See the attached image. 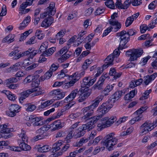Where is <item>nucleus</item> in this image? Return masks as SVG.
<instances>
[{
  "instance_id": "1",
  "label": "nucleus",
  "mask_w": 157,
  "mask_h": 157,
  "mask_svg": "<svg viewBox=\"0 0 157 157\" xmlns=\"http://www.w3.org/2000/svg\"><path fill=\"white\" fill-rule=\"evenodd\" d=\"M105 138V140L103 142L104 145L108 151L113 150L117 141V139L115 136V134L113 132L110 133L107 135Z\"/></svg>"
},
{
  "instance_id": "2",
  "label": "nucleus",
  "mask_w": 157,
  "mask_h": 157,
  "mask_svg": "<svg viewBox=\"0 0 157 157\" xmlns=\"http://www.w3.org/2000/svg\"><path fill=\"white\" fill-rule=\"evenodd\" d=\"M117 117L115 116L109 117L108 116L102 118L98 122V127L101 130L103 128L108 127L111 126L117 121Z\"/></svg>"
},
{
  "instance_id": "3",
  "label": "nucleus",
  "mask_w": 157,
  "mask_h": 157,
  "mask_svg": "<svg viewBox=\"0 0 157 157\" xmlns=\"http://www.w3.org/2000/svg\"><path fill=\"white\" fill-rule=\"evenodd\" d=\"M26 132L22 130H21V132L19 135L20 138L22 140V142L21 140H18V143L19 146L21 149V151H29L31 149V146L25 143L27 142L28 138L25 134Z\"/></svg>"
},
{
  "instance_id": "4",
  "label": "nucleus",
  "mask_w": 157,
  "mask_h": 157,
  "mask_svg": "<svg viewBox=\"0 0 157 157\" xmlns=\"http://www.w3.org/2000/svg\"><path fill=\"white\" fill-rule=\"evenodd\" d=\"M143 51L142 48L132 49L126 52V56H130V59L131 61H134L140 57L142 55Z\"/></svg>"
},
{
  "instance_id": "5",
  "label": "nucleus",
  "mask_w": 157,
  "mask_h": 157,
  "mask_svg": "<svg viewBox=\"0 0 157 157\" xmlns=\"http://www.w3.org/2000/svg\"><path fill=\"white\" fill-rule=\"evenodd\" d=\"M117 36L120 37L119 48L121 49L125 48L126 47V44L129 40L128 35L126 33V32L123 31L117 33Z\"/></svg>"
},
{
  "instance_id": "6",
  "label": "nucleus",
  "mask_w": 157,
  "mask_h": 157,
  "mask_svg": "<svg viewBox=\"0 0 157 157\" xmlns=\"http://www.w3.org/2000/svg\"><path fill=\"white\" fill-rule=\"evenodd\" d=\"M155 127L153 123L149 122H146L142 124L140 127L141 131L140 135L143 136L152 130Z\"/></svg>"
},
{
  "instance_id": "7",
  "label": "nucleus",
  "mask_w": 157,
  "mask_h": 157,
  "mask_svg": "<svg viewBox=\"0 0 157 157\" xmlns=\"http://www.w3.org/2000/svg\"><path fill=\"white\" fill-rule=\"evenodd\" d=\"M27 119L31 123H33L34 126H40L44 123L43 118L42 117H36L33 115L28 116Z\"/></svg>"
},
{
  "instance_id": "8",
  "label": "nucleus",
  "mask_w": 157,
  "mask_h": 157,
  "mask_svg": "<svg viewBox=\"0 0 157 157\" xmlns=\"http://www.w3.org/2000/svg\"><path fill=\"white\" fill-rule=\"evenodd\" d=\"M117 17V13H114L111 16V19L109 20V23L113 26H116L114 28V32H117L120 29L121 27V24L115 19Z\"/></svg>"
},
{
  "instance_id": "9",
  "label": "nucleus",
  "mask_w": 157,
  "mask_h": 157,
  "mask_svg": "<svg viewBox=\"0 0 157 157\" xmlns=\"http://www.w3.org/2000/svg\"><path fill=\"white\" fill-rule=\"evenodd\" d=\"M69 78L71 80L64 83L63 86V87L65 89H67L73 86L79 79V78L76 73H75L72 75L69 76Z\"/></svg>"
},
{
  "instance_id": "10",
  "label": "nucleus",
  "mask_w": 157,
  "mask_h": 157,
  "mask_svg": "<svg viewBox=\"0 0 157 157\" xmlns=\"http://www.w3.org/2000/svg\"><path fill=\"white\" fill-rule=\"evenodd\" d=\"M82 113L84 116L82 118L86 120H87L90 118V117L94 113V110L92 109L90 106H88L83 108L81 110Z\"/></svg>"
},
{
  "instance_id": "11",
  "label": "nucleus",
  "mask_w": 157,
  "mask_h": 157,
  "mask_svg": "<svg viewBox=\"0 0 157 157\" xmlns=\"http://www.w3.org/2000/svg\"><path fill=\"white\" fill-rule=\"evenodd\" d=\"M81 93L78 98V101L79 102L84 101L90 94L88 88H85L82 86L81 88Z\"/></svg>"
},
{
  "instance_id": "12",
  "label": "nucleus",
  "mask_w": 157,
  "mask_h": 157,
  "mask_svg": "<svg viewBox=\"0 0 157 157\" xmlns=\"http://www.w3.org/2000/svg\"><path fill=\"white\" fill-rule=\"evenodd\" d=\"M112 107L113 105L112 104L107 105L106 103H103L98 108L97 111L98 112L99 111L101 112L102 114L100 115L102 116L107 113Z\"/></svg>"
},
{
  "instance_id": "13",
  "label": "nucleus",
  "mask_w": 157,
  "mask_h": 157,
  "mask_svg": "<svg viewBox=\"0 0 157 157\" xmlns=\"http://www.w3.org/2000/svg\"><path fill=\"white\" fill-rule=\"evenodd\" d=\"M50 94L51 95L54 96L55 98L60 100L64 97L65 92L59 90H56L51 91Z\"/></svg>"
},
{
  "instance_id": "14",
  "label": "nucleus",
  "mask_w": 157,
  "mask_h": 157,
  "mask_svg": "<svg viewBox=\"0 0 157 157\" xmlns=\"http://www.w3.org/2000/svg\"><path fill=\"white\" fill-rule=\"evenodd\" d=\"M34 83L32 84L33 88L30 89L31 93H33L32 95L33 96H37L41 95L43 92H42V90L39 86L38 84L36 83V85H34Z\"/></svg>"
},
{
  "instance_id": "15",
  "label": "nucleus",
  "mask_w": 157,
  "mask_h": 157,
  "mask_svg": "<svg viewBox=\"0 0 157 157\" xmlns=\"http://www.w3.org/2000/svg\"><path fill=\"white\" fill-rule=\"evenodd\" d=\"M21 107L17 104H12L9 107L10 112L9 115L11 117L15 116L16 113L19 112Z\"/></svg>"
},
{
  "instance_id": "16",
  "label": "nucleus",
  "mask_w": 157,
  "mask_h": 157,
  "mask_svg": "<svg viewBox=\"0 0 157 157\" xmlns=\"http://www.w3.org/2000/svg\"><path fill=\"white\" fill-rule=\"evenodd\" d=\"M89 76L84 78L82 83V86H86L87 88H88L89 86L92 85L96 80V78H94L92 79H89ZM85 88H86V87Z\"/></svg>"
},
{
  "instance_id": "17",
  "label": "nucleus",
  "mask_w": 157,
  "mask_h": 157,
  "mask_svg": "<svg viewBox=\"0 0 157 157\" xmlns=\"http://www.w3.org/2000/svg\"><path fill=\"white\" fill-rule=\"evenodd\" d=\"M114 58L113 55L110 54L108 56L104 61L105 63L102 67L103 69H105L110 66L113 65V61Z\"/></svg>"
},
{
  "instance_id": "18",
  "label": "nucleus",
  "mask_w": 157,
  "mask_h": 157,
  "mask_svg": "<svg viewBox=\"0 0 157 157\" xmlns=\"http://www.w3.org/2000/svg\"><path fill=\"white\" fill-rule=\"evenodd\" d=\"M23 65L22 61L18 62L15 63L13 66H10L7 69L8 72H16L20 69V67Z\"/></svg>"
},
{
  "instance_id": "19",
  "label": "nucleus",
  "mask_w": 157,
  "mask_h": 157,
  "mask_svg": "<svg viewBox=\"0 0 157 157\" xmlns=\"http://www.w3.org/2000/svg\"><path fill=\"white\" fill-rule=\"evenodd\" d=\"M78 91V89L72 90L70 94L64 99V101L68 103L73 100L76 97Z\"/></svg>"
},
{
  "instance_id": "20",
  "label": "nucleus",
  "mask_w": 157,
  "mask_h": 157,
  "mask_svg": "<svg viewBox=\"0 0 157 157\" xmlns=\"http://www.w3.org/2000/svg\"><path fill=\"white\" fill-rule=\"evenodd\" d=\"M54 19L52 17H49L45 18L42 22L41 26L43 27L47 28L53 23Z\"/></svg>"
},
{
  "instance_id": "21",
  "label": "nucleus",
  "mask_w": 157,
  "mask_h": 157,
  "mask_svg": "<svg viewBox=\"0 0 157 157\" xmlns=\"http://www.w3.org/2000/svg\"><path fill=\"white\" fill-rule=\"evenodd\" d=\"M31 21V17L28 16L26 17L23 21L20 24L18 29L20 30H22L25 28Z\"/></svg>"
},
{
  "instance_id": "22",
  "label": "nucleus",
  "mask_w": 157,
  "mask_h": 157,
  "mask_svg": "<svg viewBox=\"0 0 157 157\" xmlns=\"http://www.w3.org/2000/svg\"><path fill=\"white\" fill-rule=\"evenodd\" d=\"M48 126V128L49 127V128L52 131H55L56 130L59 129L62 127L61 123L59 121H55L51 124Z\"/></svg>"
},
{
  "instance_id": "23",
  "label": "nucleus",
  "mask_w": 157,
  "mask_h": 157,
  "mask_svg": "<svg viewBox=\"0 0 157 157\" xmlns=\"http://www.w3.org/2000/svg\"><path fill=\"white\" fill-rule=\"evenodd\" d=\"M15 34H10L4 38L2 41L3 43L7 42L8 44L11 43L15 41Z\"/></svg>"
},
{
  "instance_id": "24",
  "label": "nucleus",
  "mask_w": 157,
  "mask_h": 157,
  "mask_svg": "<svg viewBox=\"0 0 157 157\" xmlns=\"http://www.w3.org/2000/svg\"><path fill=\"white\" fill-rule=\"evenodd\" d=\"M18 51L15 50H13L9 54V56L10 57L13 56V59L14 60L18 59L24 56L23 52L18 53Z\"/></svg>"
},
{
  "instance_id": "25",
  "label": "nucleus",
  "mask_w": 157,
  "mask_h": 157,
  "mask_svg": "<svg viewBox=\"0 0 157 157\" xmlns=\"http://www.w3.org/2000/svg\"><path fill=\"white\" fill-rule=\"evenodd\" d=\"M104 98V96L100 95L96 98L93 101V102L91 105H90L92 109L93 110L97 107L99 103Z\"/></svg>"
},
{
  "instance_id": "26",
  "label": "nucleus",
  "mask_w": 157,
  "mask_h": 157,
  "mask_svg": "<svg viewBox=\"0 0 157 157\" xmlns=\"http://www.w3.org/2000/svg\"><path fill=\"white\" fill-rule=\"evenodd\" d=\"M123 95V92L121 90L116 91L111 96V100L113 103L119 100Z\"/></svg>"
},
{
  "instance_id": "27",
  "label": "nucleus",
  "mask_w": 157,
  "mask_h": 157,
  "mask_svg": "<svg viewBox=\"0 0 157 157\" xmlns=\"http://www.w3.org/2000/svg\"><path fill=\"white\" fill-rule=\"evenodd\" d=\"M46 11L48 13L49 15L55 14L56 12L55 3L51 2L50 4L49 7L47 8Z\"/></svg>"
},
{
  "instance_id": "28",
  "label": "nucleus",
  "mask_w": 157,
  "mask_h": 157,
  "mask_svg": "<svg viewBox=\"0 0 157 157\" xmlns=\"http://www.w3.org/2000/svg\"><path fill=\"white\" fill-rule=\"evenodd\" d=\"M157 76V73H155L152 75L146 76L144 79V83L146 85H147L152 81Z\"/></svg>"
},
{
  "instance_id": "29",
  "label": "nucleus",
  "mask_w": 157,
  "mask_h": 157,
  "mask_svg": "<svg viewBox=\"0 0 157 157\" xmlns=\"http://www.w3.org/2000/svg\"><path fill=\"white\" fill-rule=\"evenodd\" d=\"M72 52L70 51L64 53L62 56L58 59V61L59 63H63L70 58L72 55Z\"/></svg>"
},
{
  "instance_id": "30",
  "label": "nucleus",
  "mask_w": 157,
  "mask_h": 157,
  "mask_svg": "<svg viewBox=\"0 0 157 157\" xmlns=\"http://www.w3.org/2000/svg\"><path fill=\"white\" fill-rule=\"evenodd\" d=\"M1 93L5 94L8 99L11 101H14L17 98V97L15 94H12L8 90H4L2 91Z\"/></svg>"
},
{
  "instance_id": "31",
  "label": "nucleus",
  "mask_w": 157,
  "mask_h": 157,
  "mask_svg": "<svg viewBox=\"0 0 157 157\" xmlns=\"http://www.w3.org/2000/svg\"><path fill=\"white\" fill-rule=\"evenodd\" d=\"M95 127V124H93L92 122L90 121L86 124L81 126L80 128L81 129L82 128V129L84 130H87L88 131H90L93 128Z\"/></svg>"
},
{
  "instance_id": "32",
  "label": "nucleus",
  "mask_w": 157,
  "mask_h": 157,
  "mask_svg": "<svg viewBox=\"0 0 157 157\" xmlns=\"http://www.w3.org/2000/svg\"><path fill=\"white\" fill-rule=\"evenodd\" d=\"M114 84H108L105 88L103 92L104 95L106 96L109 95V93L113 90Z\"/></svg>"
},
{
  "instance_id": "33",
  "label": "nucleus",
  "mask_w": 157,
  "mask_h": 157,
  "mask_svg": "<svg viewBox=\"0 0 157 157\" xmlns=\"http://www.w3.org/2000/svg\"><path fill=\"white\" fill-rule=\"evenodd\" d=\"M33 32V29H30L25 31V32L20 34V37L19 39L20 41H22L25 40L26 38Z\"/></svg>"
},
{
  "instance_id": "34",
  "label": "nucleus",
  "mask_w": 157,
  "mask_h": 157,
  "mask_svg": "<svg viewBox=\"0 0 157 157\" xmlns=\"http://www.w3.org/2000/svg\"><path fill=\"white\" fill-rule=\"evenodd\" d=\"M54 99H51L50 100H48L46 101L41 103L39 106L38 108L39 109L42 110L46 107L50 105L54 101Z\"/></svg>"
},
{
  "instance_id": "35",
  "label": "nucleus",
  "mask_w": 157,
  "mask_h": 157,
  "mask_svg": "<svg viewBox=\"0 0 157 157\" xmlns=\"http://www.w3.org/2000/svg\"><path fill=\"white\" fill-rule=\"evenodd\" d=\"M106 78L107 76L105 75L101 76L97 83L94 85V86H95V88L99 90L100 89V86L103 85L104 81Z\"/></svg>"
},
{
  "instance_id": "36",
  "label": "nucleus",
  "mask_w": 157,
  "mask_h": 157,
  "mask_svg": "<svg viewBox=\"0 0 157 157\" xmlns=\"http://www.w3.org/2000/svg\"><path fill=\"white\" fill-rule=\"evenodd\" d=\"M9 134V130L7 129L6 131L1 130L0 131V139L2 138H4L7 139L11 137V135Z\"/></svg>"
},
{
  "instance_id": "37",
  "label": "nucleus",
  "mask_w": 157,
  "mask_h": 157,
  "mask_svg": "<svg viewBox=\"0 0 157 157\" xmlns=\"http://www.w3.org/2000/svg\"><path fill=\"white\" fill-rule=\"evenodd\" d=\"M37 52L38 51L37 50L29 49L28 51L24 52L23 54L24 56L30 54V57L31 58H32L36 54Z\"/></svg>"
},
{
  "instance_id": "38",
  "label": "nucleus",
  "mask_w": 157,
  "mask_h": 157,
  "mask_svg": "<svg viewBox=\"0 0 157 157\" xmlns=\"http://www.w3.org/2000/svg\"><path fill=\"white\" fill-rule=\"evenodd\" d=\"M51 147L48 145L46 144L43 146L39 147L38 151L41 152H46L50 150Z\"/></svg>"
},
{
  "instance_id": "39",
  "label": "nucleus",
  "mask_w": 157,
  "mask_h": 157,
  "mask_svg": "<svg viewBox=\"0 0 157 157\" xmlns=\"http://www.w3.org/2000/svg\"><path fill=\"white\" fill-rule=\"evenodd\" d=\"M109 74L111 76H114L113 78L115 79H116L118 78L121 75V74L120 73H116V70L114 68H111Z\"/></svg>"
},
{
  "instance_id": "40",
  "label": "nucleus",
  "mask_w": 157,
  "mask_h": 157,
  "mask_svg": "<svg viewBox=\"0 0 157 157\" xmlns=\"http://www.w3.org/2000/svg\"><path fill=\"white\" fill-rule=\"evenodd\" d=\"M35 78L32 75H29L25 78L23 80L22 83L24 85H27L29 83L32 82Z\"/></svg>"
},
{
  "instance_id": "41",
  "label": "nucleus",
  "mask_w": 157,
  "mask_h": 157,
  "mask_svg": "<svg viewBox=\"0 0 157 157\" xmlns=\"http://www.w3.org/2000/svg\"><path fill=\"white\" fill-rule=\"evenodd\" d=\"M56 47H52L49 48L44 52V55L45 56H50L56 51Z\"/></svg>"
},
{
  "instance_id": "42",
  "label": "nucleus",
  "mask_w": 157,
  "mask_h": 157,
  "mask_svg": "<svg viewBox=\"0 0 157 157\" xmlns=\"http://www.w3.org/2000/svg\"><path fill=\"white\" fill-rule=\"evenodd\" d=\"M92 62L93 60L91 59H86L83 64L82 66V68L84 70L87 69Z\"/></svg>"
},
{
  "instance_id": "43",
  "label": "nucleus",
  "mask_w": 157,
  "mask_h": 157,
  "mask_svg": "<svg viewBox=\"0 0 157 157\" xmlns=\"http://www.w3.org/2000/svg\"><path fill=\"white\" fill-rule=\"evenodd\" d=\"M27 75L26 71L23 70H20L18 71L15 75L16 78H18L20 79L22 77L25 76Z\"/></svg>"
},
{
  "instance_id": "44",
  "label": "nucleus",
  "mask_w": 157,
  "mask_h": 157,
  "mask_svg": "<svg viewBox=\"0 0 157 157\" xmlns=\"http://www.w3.org/2000/svg\"><path fill=\"white\" fill-rule=\"evenodd\" d=\"M53 73L50 71H48L46 72L44 75L41 77L42 80L44 81L45 79H48L50 78L52 75Z\"/></svg>"
},
{
  "instance_id": "45",
  "label": "nucleus",
  "mask_w": 157,
  "mask_h": 157,
  "mask_svg": "<svg viewBox=\"0 0 157 157\" xmlns=\"http://www.w3.org/2000/svg\"><path fill=\"white\" fill-rule=\"evenodd\" d=\"M62 144L63 141L60 140L55 143L53 145V151H59L60 148V147L62 145Z\"/></svg>"
},
{
  "instance_id": "46",
  "label": "nucleus",
  "mask_w": 157,
  "mask_h": 157,
  "mask_svg": "<svg viewBox=\"0 0 157 157\" xmlns=\"http://www.w3.org/2000/svg\"><path fill=\"white\" fill-rule=\"evenodd\" d=\"M35 36L37 37L38 39L41 40L44 37L45 34L42 32L41 30L38 29L36 31Z\"/></svg>"
},
{
  "instance_id": "47",
  "label": "nucleus",
  "mask_w": 157,
  "mask_h": 157,
  "mask_svg": "<svg viewBox=\"0 0 157 157\" xmlns=\"http://www.w3.org/2000/svg\"><path fill=\"white\" fill-rule=\"evenodd\" d=\"M77 38V36H74L72 37L68 41V44L67 45L69 46V45H70L71 44L74 43H75V45L77 46V44H76V43L77 41H79V38H77L76 41H75L76 39Z\"/></svg>"
},
{
  "instance_id": "48",
  "label": "nucleus",
  "mask_w": 157,
  "mask_h": 157,
  "mask_svg": "<svg viewBox=\"0 0 157 157\" xmlns=\"http://www.w3.org/2000/svg\"><path fill=\"white\" fill-rule=\"evenodd\" d=\"M80 128L81 126L79 127L78 129V132L75 135V137L76 138L80 137L83 136L85 133V132L84 131L85 130L83 129H81Z\"/></svg>"
},
{
  "instance_id": "49",
  "label": "nucleus",
  "mask_w": 157,
  "mask_h": 157,
  "mask_svg": "<svg viewBox=\"0 0 157 157\" xmlns=\"http://www.w3.org/2000/svg\"><path fill=\"white\" fill-rule=\"evenodd\" d=\"M151 91V89L146 90L144 92V93L142 96L140 97V100H143L147 99L148 98V96L149 94Z\"/></svg>"
},
{
  "instance_id": "50",
  "label": "nucleus",
  "mask_w": 157,
  "mask_h": 157,
  "mask_svg": "<svg viewBox=\"0 0 157 157\" xmlns=\"http://www.w3.org/2000/svg\"><path fill=\"white\" fill-rule=\"evenodd\" d=\"M105 3L106 6L110 9H113L115 7L114 2L112 0L106 1Z\"/></svg>"
},
{
  "instance_id": "51",
  "label": "nucleus",
  "mask_w": 157,
  "mask_h": 157,
  "mask_svg": "<svg viewBox=\"0 0 157 157\" xmlns=\"http://www.w3.org/2000/svg\"><path fill=\"white\" fill-rule=\"evenodd\" d=\"M140 32L142 33H144L147 30H150L151 29L149 27V25L147 27L146 25L144 24L140 26Z\"/></svg>"
},
{
  "instance_id": "52",
  "label": "nucleus",
  "mask_w": 157,
  "mask_h": 157,
  "mask_svg": "<svg viewBox=\"0 0 157 157\" xmlns=\"http://www.w3.org/2000/svg\"><path fill=\"white\" fill-rule=\"evenodd\" d=\"M116 26H113L112 27V26H110L108 28H107V29L105 30L102 34V36H107L110 32L112 31V29L113 30V31H114V27H116Z\"/></svg>"
},
{
  "instance_id": "53",
  "label": "nucleus",
  "mask_w": 157,
  "mask_h": 157,
  "mask_svg": "<svg viewBox=\"0 0 157 157\" xmlns=\"http://www.w3.org/2000/svg\"><path fill=\"white\" fill-rule=\"evenodd\" d=\"M86 32L85 31L82 30L78 34V36L79 37V42L77 43V46H78L79 44L81 43L82 41V40L83 39V36L86 33Z\"/></svg>"
},
{
  "instance_id": "54",
  "label": "nucleus",
  "mask_w": 157,
  "mask_h": 157,
  "mask_svg": "<svg viewBox=\"0 0 157 157\" xmlns=\"http://www.w3.org/2000/svg\"><path fill=\"white\" fill-rule=\"evenodd\" d=\"M102 117V116L101 115H99L98 116H95L94 117H91L90 119H91L90 122L93 123V124H94L97 122L98 120L99 119H100Z\"/></svg>"
},
{
  "instance_id": "55",
  "label": "nucleus",
  "mask_w": 157,
  "mask_h": 157,
  "mask_svg": "<svg viewBox=\"0 0 157 157\" xmlns=\"http://www.w3.org/2000/svg\"><path fill=\"white\" fill-rule=\"evenodd\" d=\"M104 9L102 7H98L95 12V15H98L103 13L105 11Z\"/></svg>"
},
{
  "instance_id": "56",
  "label": "nucleus",
  "mask_w": 157,
  "mask_h": 157,
  "mask_svg": "<svg viewBox=\"0 0 157 157\" xmlns=\"http://www.w3.org/2000/svg\"><path fill=\"white\" fill-rule=\"evenodd\" d=\"M69 47H70L68 45L60 49L57 53V54L58 55L59 54L61 55L64 53L67 52L68 51Z\"/></svg>"
},
{
  "instance_id": "57",
  "label": "nucleus",
  "mask_w": 157,
  "mask_h": 157,
  "mask_svg": "<svg viewBox=\"0 0 157 157\" xmlns=\"http://www.w3.org/2000/svg\"><path fill=\"white\" fill-rule=\"evenodd\" d=\"M66 33L65 29L61 30L56 35V36L57 38H62Z\"/></svg>"
},
{
  "instance_id": "58",
  "label": "nucleus",
  "mask_w": 157,
  "mask_h": 157,
  "mask_svg": "<svg viewBox=\"0 0 157 157\" xmlns=\"http://www.w3.org/2000/svg\"><path fill=\"white\" fill-rule=\"evenodd\" d=\"M134 20L132 19L130 16L128 17L126 19L125 22V25L126 27H128L131 25Z\"/></svg>"
},
{
  "instance_id": "59",
  "label": "nucleus",
  "mask_w": 157,
  "mask_h": 157,
  "mask_svg": "<svg viewBox=\"0 0 157 157\" xmlns=\"http://www.w3.org/2000/svg\"><path fill=\"white\" fill-rule=\"evenodd\" d=\"M128 119V117H123L119 118V119L116 122L117 125H119L122 123L126 121Z\"/></svg>"
},
{
  "instance_id": "60",
  "label": "nucleus",
  "mask_w": 157,
  "mask_h": 157,
  "mask_svg": "<svg viewBox=\"0 0 157 157\" xmlns=\"http://www.w3.org/2000/svg\"><path fill=\"white\" fill-rule=\"evenodd\" d=\"M157 4V1L155 0L151 3L148 6V9L151 10H153L155 8Z\"/></svg>"
},
{
  "instance_id": "61",
  "label": "nucleus",
  "mask_w": 157,
  "mask_h": 157,
  "mask_svg": "<svg viewBox=\"0 0 157 157\" xmlns=\"http://www.w3.org/2000/svg\"><path fill=\"white\" fill-rule=\"evenodd\" d=\"M37 40H36V37L34 36L31 37L26 42V44H32L36 43Z\"/></svg>"
},
{
  "instance_id": "62",
  "label": "nucleus",
  "mask_w": 157,
  "mask_h": 157,
  "mask_svg": "<svg viewBox=\"0 0 157 157\" xmlns=\"http://www.w3.org/2000/svg\"><path fill=\"white\" fill-rule=\"evenodd\" d=\"M74 135V133H73V132L69 130V132L66 138V140L67 143L69 142V140L72 138Z\"/></svg>"
},
{
  "instance_id": "63",
  "label": "nucleus",
  "mask_w": 157,
  "mask_h": 157,
  "mask_svg": "<svg viewBox=\"0 0 157 157\" xmlns=\"http://www.w3.org/2000/svg\"><path fill=\"white\" fill-rule=\"evenodd\" d=\"M59 66L58 64L53 63L52 64L50 67V71H55L59 68Z\"/></svg>"
},
{
  "instance_id": "64",
  "label": "nucleus",
  "mask_w": 157,
  "mask_h": 157,
  "mask_svg": "<svg viewBox=\"0 0 157 157\" xmlns=\"http://www.w3.org/2000/svg\"><path fill=\"white\" fill-rule=\"evenodd\" d=\"M151 57L150 56H148L143 58L140 62V63L141 65L143 66L145 65Z\"/></svg>"
}]
</instances>
